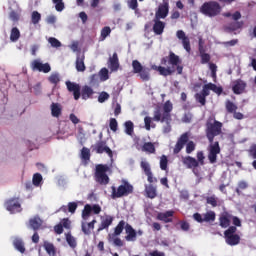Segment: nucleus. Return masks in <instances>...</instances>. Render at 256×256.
Segmentation results:
<instances>
[{
  "instance_id": "f257e3e1",
  "label": "nucleus",
  "mask_w": 256,
  "mask_h": 256,
  "mask_svg": "<svg viewBox=\"0 0 256 256\" xmlns=\"http://www.w3.org/2000/svg\"><path fill=\"white\" fill-rule=\"evenodd\" d=\"M205 133L208 143H210L207 148L208 161L211 165H214V163H217V155L221 153V146H219V141L215 142V138L223 133V123L217 120L208 121Z\"/></svg>"
},
{
  "instance_id": "f03ea898",
  "label": "nucleus",
  "mask_w": 256,
  "mask_h": 256,
  "mask_svg": "<svg viewBox=\"0 0 256 256\" xmlns=\"http://www.w3.org/2000/svg\"><path fill=\"white\" fill-rule=\"evenodd\" d=\"M161 65H169L168 67L152 65L151 69L153 71H158L159 75L162 77H169L177 71V75H183V65H181V58L175 54L173 51L169 52L168 56L161 58Z\"/></svg>"
},
{
  "instance_id": "7ed1b4c3",
  "label": "nucleus",
  "mask_w": 256,
  "mask_h": 256,
  "mask_svg": "<svg viewBox=\"0 0 256 256\" xmlns=\"http://www.w3.org/2000/svg\"><path fill=\"white\" fill-rule=\"evenodd\" d=\"M171 111H173V104L171 101H166L163 105V108L158 107L154 110V116L153 118L146 116L144 118V125L146 131H151V124L153 121H156L157 123H169V121H172L171 119Z\"/></svg>"
},
{
  "instance_id": "20e7f679",
  "label": "nucleus",
  "mask_w": 256,
  "mask_h": 256,
  "mask_svg": "<svg viewBox=\"0 0 256 256\" xmlns=\"http://www.w3.org/2000/svg\"><path fill=\"white\" fill-rule=\"evenodd\" d=\"M186 145V153L187 155H191L193 151H195L197 144L193 142L192 140L189 141V132L183 133L177 140L174 149H173V154L174 155H179L181 153V150L183 147Z\"/></svg>"
},
{
  "instance_id": "39448f33",
  "label": "nucleus",
  "mask_w": 256,
  "mask_h": 256,
  "mask_svg": "<svg viewBox=\"0 0 256 256\" xmlns=\"http://www.w3.org/2000/svg\"><path fill=\"white\" fill-rule=\"evenodd\" d=\"M111 168L107 164H97L94 173V181L99 185H109V176L107 175Z\"/></svg>"
},
{
  "instance_id": "423d86ee",
  "label": "nucleus",
  "mask_w": 256,
  "mask_h": 256,
  "mask_svg": "<svg viewBox=\"0 0 256 256\" xmlns=\"http://www.w3.org/2000/svg\"><path fill=\"white\" fill-rule=\"evenodd\" d=\"M112 193L111 198L112 199H121V197H128V195H131L133 193V185L129 183L126 180L122 181V184L120 186L115 187L112 186Z\"/></svg>"
},
{
  "instance_id": "0eeeda50",
  "label": "nucleus",
  "mask_w": 256,
  "mask_h": 256,
  "mask_svg": "<svg viewBox=\"0 0 256 256\" xmlns=\"http://www.w3.org/2000/svg\"><path fill=\"white\" fill-rule=\"evenodd\" d=\"M200 12L206 17H217V15L221 14V4L217 1L205 2L200 7Z\"/></svg>"
},
{
  "instance_id": "6e6552de",
  "label": "nucleus",
  "mask_w": 256,
  "mask_h": 256,
  "mask_svg": "<svg viewBox=\"0 0 256 256\" xmlns=\"http://www.w3.org/2000/svg\"><path fill=\"white\" fill-rule=\"evenodd\" d=\"M133 73L139 75L142 81H149L151 79V69L143 67L139 60L132 61Z\"/></svg>"
},
{
  "instance_id": "1a4fd4ad",
  "label": "nucleus",
  "mask_w": 256,
  "mask_h": 256,
  "mask_svg": "<svg viewBox=\"0 0 256 256\" xmlns=\"http://www.w3.org/2000/svg\"><path fill=\"white\" fill-rule=\"evenodd\" d=\"M237 233V227L230 226L225 232H224V239L227 245H230L231 247H234L235 245H239L241 243V237Z\"/></svg>"
},
{
  "instance_id": "9d476101",
  "label": "nucleus",
  "mask_w": 256,
  "mask_h": 256,
  "mask_svg": "<svg viewBox=\"0 0 256 256\" xmlns=\"http://www.w3.org/2000/svg\"><path fill=\"white\" fill-rule=\"evenodd\" d=\"M93 151L98 153V155H102V153H106L110 159H113V150L107 146L106 141H98L95 145L92 146Z\"/></svg>"
},
{
  "instance_id": "9b49d317",
  "label": "nucleus",
  "mask_w": 256,
  "mask_h": 256,
  "mask_svg": "<svg viewBox=\"0 0 256 256\" xmlns=\"http://www.w3.org/2000/svg\"><path fill=\"white\" fill-rule=\"evenodd\" d=\"M6 210L12 214L21 213L23 208L21 207V202H19V198H10L5 202Z\"/></svg>"
},
{
  "instance_id": "f8f14e48",
  "label": "nucleus",
  "mask_w": 256,
  "mask_h": 256,
  "mask_svg": "<svg viewBox=\"0 0 256 256\" xmlns=\"http://www.w3.org/2000/svg\"><path fill=\"white\" fill-rule=\"evenodd\" d=\"M65 85L67 87V91H69V93H73L75 101H79V99H81V85L69 80L65 82Z\"/></svg>"
},
{
  "instance_id": "ddd939ff",
  "label": "nucleus",
  "mask_w": 256,
  "mask_h": 256,
  "mask_svg": "<svg viewBox=\"0 0 256 256\" xmlns=\"http://www.w3.org/2000/svg\"><path fill=\"white\" fill-rule=\"evenodd\" d=\"M169 15V0H164L155 13V19H165Z\"/></svg>"
},
{
  "instance_id": "4468645a",
  "label": "nucleus",
  "mask_w": 256,
  "mask_h": 256,
  "mask_svg": "<svg viewBox=\"0 0 256 256\" xmlns=\"http://www.w3.org/2000/svg\"><path fill=\"white\" fill-rule=\"evenodd\" d=\"M140 167L144 171L145 175L147 176L148 182L157 183V178L153 177V172L151 171V165H149V162L142 161L140 163Z\"/></svg>"
},
{
  "instance_id": "2eb2a0df",
  "label": "nucleus",
  "mask_w": 256,
  "mask_h": 256,
  "mask_svg": "<svg viewBox=\"0 0 256 256\" xmlns=\"http://www.w3.org/2000/svg\"><path fill=\"white\" fill-rule=\"evenodd\" d=\"M176 37L182 41L183 48L187 53H191V41L189 37L185 34L183 30H178L176 33Z\"/></svg>"
},
{
  "instance_id": "dca6fc26",
  "label": "nucleus",
  "mask_w": 256,
  "mask_h": 256,
  "mask_svg": "<svg viewBox=\"0 0 256 256\" xmlns=\"http://www.w3.org/2000/svg\"><path fill=\"white\" fill-rule=\"evenodd\" d=\"M231 219L232 214L227 211H224L219 217L220 227H222V229H227V227H231Z\"/></svg>"
},
{
  "instance_id": "f3484780",
  "label": "nucleus",
  "mask_w": 256,
  "mask_h": 256,
  "mask_svg": "<svg viewBox=\"0 0 256 256\" xmlns=\"http://www.w3.org/2000/svg\"><path fill=\"white\" fill-rule=\"evenodd\" d=\"M173 215H175V211L173 210L159 212L156 216V219L158 221H162L163 223H173Z\"/></svg>"
},
{
  "instance_id": "a211bd4d",
  "label": "nucleus",
  "mask_w": 256,
  "mask_h": 256,
  "mask_svg": "<svg viewBox=\"0 0 256 256\" xmlns=\"http://www.w3.org/2000/svg\"><path fill=\"white\" fill-rule=\"evenodd\" d=\"M28 227L29 229H33V231H39V229L43 227V219H41L39 215H35L34 217L29 219Z\"/></svg>"
},
{
  "instance_id": "6ab92c4d",
  "label": "nucleus",
  "mask_w": 256,
  "mask_h": 256,
  "mask_svg": "<svg viewBox=\"0 0 256 256\" xmlns=\"http://www.w3.org/2000/svg\"><path fill=\"white\" fill-rule=\"evenodd\" d=\"M33 71H40L41 73H49L51 71V66L49 63H41L39 60H34L32 62Z\"/></svg>"
},
{
  "instance_id": "aec40b11",
  "label": "nucleus",
  "mask_w": 256,
  "mask_h": 256,
  "mask_svg": "<svg viewBox=\"0 0 256 256\" xmlns=\"http://www.w3.org/2000/svg\"><path fill=\"white\" fill-rule=\"evenodd\" d=\"M113 216L106 215L104 217H101V223L99 224V227L97 229V233H101V231L105 229H109L111 225H113Z\"/></svg>"
},
{
  "instance_id": "412c9836",
  "label": "nucleus",
  "mask_w": 256,
  "mask_h": 256,
  "mask_svg": "<svg viewBox=\"0 0 256 256\" xmlns=\"http://www.w3.org/2000/svg\"><path fill=\"white\" fill-rule=\"evenodd\" d=\"M182 164L186 169H197V167H199V162L192 156L182 157Z\"/></svg>"
},
{
  "instance_id": "4be33fe9",
  "label": "nucleus",
  "mask_w": 256,
  "mask_h": 256,
  "mask_svg": "<svg viewBox=\"0 0 256 256\" xmlns=\"http://www.w3.org/2000/svg\"><path fill=\"white\" fill-rule=\"evenodd\" d=\"M244 25H245V22L234 20V22H231L230 24L224 26V31L226 33H233V31H238V29H243Z\"/></svg>"
},
{
  "instance_id": "5701e85b",
  "label": "nucleus",
  "mask_w": 256,
  "mask_h": 256,
  "mask_svg": "<svg viewBox=\"0 0 256 256\" xmlns=\"http://www.w3.org/2000/svg\"><path fill=\"white\" fill-rule=\"evenodd\" d=\"M247 87V83L245 81L238 79L234 81V85L232 86V91L235 95H241L245 91Z\"/></svg>"
},
{
  "instance_id": "b1692460",
  "label": "nucleus",
  "mask_w": 256,
  "mask_h": 256,
  "mask_svg": "<svg viewBox=\"0 0 256 256\" xmlns=\"http://www.w3.org/2000/svg\"><path fill=\"white\" fill-rule=\"evenodd\" d=\"M153 22H154L153 31L155 35H163V31H165V22L157 18H154Z\"/></svg>"
},
{
  "instance_id": "393cba45",
  "label": "nucleus",
  "mask_w": 256,
  "mask_h": 256,
  "mask_svg": "<svg viewBox=\"0 0 256 256\" xmlns=\"http://www.w3.org/2000/svg\"><path fill=\"white\" fill-rule=\"evenodd\" d=\"M125 231L127 234L125 236L126 241H137V231L133 229V226H131L130 224H126Z\"/></svg>"
},
{
  "instance_id": "a878e982",
  "label": "nucleus",
  "mask_w": 256,
  "mask_h": 256,
  "mask_svg": "<svg viewBox=\"0 0 256 256\" xmlns=\"http://www.w3.org/2000/svg\"><path fill=\"white\" fill-rule=\"evenodd\" d=\"M94 93L95 91H93V88H91V86L85 85L80 90V97H82L84 101H87V99H91V97H93Z\"/></svg>"
},
{
  "instance_id": "bb28decb",
  "label": "nucleus",
  "mask_w": 256,
  "mask_h": 256,
  "mask_svg": "<svg viewBox=\"0 0 256 256\" xmlns=\"http://www.w3.org/2000/svg\"><path fill=\"white\" fill-rule=\"evenodd\" d=\"M87 67H85V54H78L76 57V70L83 73Z\"/></svg>"
},
{
  "instance_id": "cd10ccee",
  "label": "nucleus",
  "mask_w": 256,
  "mask_h": 256,
  "mask_svg": "<svg viewBox=\"0 0 256 256\" xmlns=\"http://www.w3.org/2000/svg\"><path fill=\"white\" fill-rule=\"evenodd\" d=\"M109 69L111 71H119V57L117 52H114L112 57L109 58Z\"/></svg>"
},
{
  "instance_id": "c85d7f7f",
  "label": "nucleus",
  "mask_w": 256,
  "mask_h": 256,
  "mask_svg": "<svg viewBox=\"0 0 256 256\" xmlns=\"http://www.w3.org/2000/svg\"><path fill=\"white\" fill-rule=\"evenodd\" d=\"M199 53L201 58V64L207 65V63L211 61V55L208 53H205V50L203 49V45H201V42H199Z\"/></svg>"
},
{
  "instance_id": "c756f323",
  "label": "nucleus",
  "mask_w": 256,
  "mask_h": 256,
  "mask_svg": "<svg viewBox=\"0 0 256 256\" xmlns=\"http://www.w3.org/2000/svg\"><path fill=\"white\" fill-rule=\"evenodd\" d=\"M13 246L16 249V251H19V253H25V242H23V239L21 238H15L13 240Z\"/></svg>"
},
{
  "instance_id": "7c9ffc66",
  "label": "nucleus",
  "mask_w": 256,
  "mask_h": 256,
  "mask_svg": "<svg viewBox=\"0 0 256 256\" xmlns=\"http://www.w3.org/2000/svg\"><path fill=\"white\" fill-rule=\"evenodd\" d=\"M141 151H143L144 153H148L149 155H153L156 151L155 144H153L152 142H146L142 145Z\"/></svg>"
},
{
  "instance_id": "2f4dec72",
  "label": "nucleus",
  "mask_w": 256,
  "mask_h": 256,
  "mask_svg": "<svg viewBox=\"0 0 256 256\" xmlns=\"http://www.w3.org/2000/svg\"><path fill=\"white\" fill-rule=\"evenodd\" d=\"M145 193H146V197H148L149 199H155V197H157V188H155V186L151 184L146 185Z\"/></svg>"
},
{
  "instance_id": "473e14b6",
  "label": "nucleus",
  "mask_w": 256,
  "mask_h": 256,
  "mask_svg": "<svg viewBox=\"0 0 256 256\" xmlns=\"http://www.w3.org/2000/svg\"><path fill=\"white\" fill-rule=\"evenodd\" d=\"M43 246L49 256L57 255V249H55V245H53V243L45 241Z\"/></svg>"
},
{
  "instance_id": "72a5a7b5",
  "label": "nucleus",
  "mask_w": 256,
  "mask_h": 256,
  "mask_svg": "<svg viewBox=\"0 0 256 256\" xmlns=\"http://www.w3.org/2000/svg\"><path fill=\"white\" fill-rule=\"evenodd\" d=\"M20 37H21V32L19 31V28L13 27L10 32V41H12V43H15L19 41Z\"/></svg>"
},
{
  "instance_id": "f704fd0d",
  "label": "nucleus",
  "mask_w": 256,
  "mask_h": 256,
  "mask_svg": "<svg viewBox=\"0 0 256 256\" xmlns=\"http://www.w3.org/2000/svg\"><path fill=\"white\" fill-rule=\"evenodd\" d=\"M217 215L214 211H208L203 214V221L204 223H213L215 221Z\"/></svg>"
},
{
  "instance_id": "c9c22d12",
  "label": "nucleus",
  "mask_w": 256,
  "mask_h": 256,
  "mask_svg": "<svg viewBox=\"0 0 256 256\" xmlns=\"http://www.w3.org/2000/svg\"><path fill=\"white\" fill-rule=\"evenodd\" d=\"M61 104L59 103H52L51 104V115L52 117H59L61 115Z\"/></svg>"
},
{
  "instance_id": "e433bc0d",
  "label": "nucleus",
  "mask_w": 256,
  "mask_h": 256,
  "mask_svg": "<svg viewBox=\"0 0 256 256\" xmlns=\"http://www.w3.org/2000/svg\"><path fill=\"white\" fill-rule=\"evenodd\" d=\"M169 159L166 155L160 157V169L161 171H169Z\"/></svg>"
},
{
  "instance_id": "4c0bfd02",
  "label": "nucleus",
  "mask_w": 256,
  "mask_h": 256,
  "mask_svg": "<svg viewBox=\"0 0 256 256\" xmlns=\"http://www.w3.org/2000/svg\"><path fill=\"white\" fill-rule=\"evenodd\" d=\"M88 227V228H87ZM95 229V225H93L91 222L89 223H82V231L84 235H91V231Z\"/></svg>"
},
{
  "instance_id": "58836bf2",
  "label": "nucleus",
  "mask_w": 256,
  "mask_h": 256,
  "mask_svg": "<svg viewBox=\"0 0 256 256\" xmlns=\"http://www.w3.org/2000/svg\"><path fill=\"white\" fill-rule=\"evenodd\" d=\"M225 108H226L227 113H232V114H234L235 111H237V109H238L236 104L233 103L231 100H226Z\"/></svg>"
},
{
  "instance_id": "ea45409f",
  "label": "nucleus",
  "mask_w": 256,
  "mask_h": 256,
  "mask_svg": "<svg viewBox=\"0 0 256 256\" xmlns=\"http://www.w3.org/2000/svg\"><path fill=\"white\" fill-rule=\"evenodd\" d=\"M124 127H125V133L126 135H133L134 133V129H135V125L133 124V122L131 120L126 121L124 123Z\"/></svg>"
},
{
  "instance_id": "a19ab883",
  "label": "nucleus",
  "mask_w": 256,
  "mask_h": 256,
  "mask_svg": "<svg viewBox=\"0 0 256 256\" xmlns=\"http://www.w3.org/2000/svg\"><path fill=\"white\" fill-rule=\"evenodd\" d=\"M127 224H125L124 220H121L117 226L114 228V235L117 237L123 233V229H125Z\"/></svg>"
},
{
  "instance_id": "79ce46f5",
  "label": "nucleus",
  "mask_w": 256,
  "mask_h": 256,
  "mask_svg": "<svg viewBox=\"0 0 256 256\" xmlns=\"http://www.w3.org/2000/svg\"><path fill=\"white\" fill-rule=\"evenodd\" d=\"M48 81H49V83H51L52 85H57L58 83L61 82V76L59 75V73H52V74L48 77Z\"/></svg>"
},
{
  "instance_id": "37998d69",
  "label": "nucleus",
  "mask_w": 256,
  "mask_h": 256,
  "mask_svg": "<svg viewBox=\"0 0 256 256\" xmlns=\"http://www.w3.org/2000/svg\"><path fill=\"white\" fill-rule=\"evenodd\" d=\"M91 205L90 204H86L84 206V209L82 211V219H84L85 221H87V219H89V217H91Z\"/></svg>"
},
{
  "instance_id": "c03bdc74",
  "label": "nucleus",
  "mask_w": 256,
  "mask_h": 256,
  "mask_svg": "<svg viewBox=\"0 0 256 256\" xmlns=\"http://www.w3.org/2000/svg\"><path fill=\"white\" fill-rule=\"evenodd\" d=\"M218 202H219V198H217V196L215 195L208 196L206 198L207 205H211V207H217V205H219Z\"/></svg>"
},
{
  "instance_id": "a18cd8bd",
  "label": "nucleus",
  "mask_w": 256,
  "mask_h": 256,
  "mask_svg": "<svg viewBox=\"0 0 256 256\" xmlns=\"http://www.w3.org/2000/svg\"><path fill=\"white\" fill-rule=\"evenodd\" d=\"M81 158L84 161H89L91 159V150L87 147H83L81 150Z\"/></svg>"
},
{
  "instance_id": "49530a36",
  "label": "nucleus",
  "mask_w": 256,
  "mask_h": 256,
  "mask_svg": "<svg viewBox=\"0 0 256 256\" xmlns=\"http://www.w3.org/2000/svg\"><path fill=\"white\" fill-rule=\"evenodd\" d=\"M247 187H249V184L245 181H240L238 182V187L236 188V193L237 195H241V191H245V189H247Z\"/></svg>"
},
{
  "instance_id": "de8ad7c7",
  "label": "nucleus",
  "mask_w": 256,
  "mask_h": 256,
  "mask_svg": "<svg viewBox=\"0 0 256 256\" xmlns=\"http://www.w3.org/2000/svg\"><path fill=\"white\" fill-rule=\"evenodd\" d=\"M196 161L198 163V167L201 165H205V153H203V151H198L197 154H196Z\"/></svg>"
},
{
  "instance_id": "09e8293b",
  "label": "nucleus",
  "mask_w": 256,
  "mask_h": 256,
  "mask_svg": "<svg viewBox=\"0 0 256 256\" xmlns=\"http://www.w3.org/2000/svg\"><path fill=\"white\" fill-rule=\"evenodd\" d=\"M223 17H232L233 21H239V19H241V12L236 11L233 14H231V12H226L223 14Z\"/></svg>"
},
{
  "instance_id": "8fccbe9b",
  "label": "nucleus",
  "mask_w": 256,
  "mask_h": 256,
  "mask_svg": "<svg viewBox=\"0 0 256 256\" xmlns=\"http://www.w3.org/2000/svg\"><path fill=\"white\" fill-rule=\"evenodd\" d=\"M66 241L68 245L72 247V249H75V247H77V240H75V237H73L71 234L66 235Z\"/></svg>"
},
{
  "instance_id": "3c124183",
  "label": "nucleus",
  "mask_w": 256,
  "mask_h": 256,
  "mask_svg": "<svg viewBox=\"0 0 256 256\" xmlns=\"http://www.w3.org/2000/svg\"><path fill=\"white\" fill-rule=\"evenodd\" d=\"M109 127L113 133H117V129L119 127V123L117 122V119L111 118L109 122Z\"/></svg>"
},
{
  "instance_id": "603ef678",
  "label": "nucleus",
  "mask_w": 256,
  "mask_h": 256,
  "mask_svg": "<svg viewBox=\"0 0 256 256\" xmlns=\"http://www.w3.org/2000/svg\"><path fill=\"white\" fill-rule=\"evenodd\" d=\"M110 35H111V27L105 26L104 28H102V30H101L102 40L107 39V37H109Z\"/></svg>"
},
{
  "instance_id": "864d4df0",
  "label": "nucleus",
  "mask_w": 256,
  "mask_h": 256,
  "mask_svg": "<svg viewBox=\"0 0 256 256\" xmlns=\"http://www.w3.org/2000/svg\"><path fill=\"white\" fill-rule=\"evenodd\" d=\"M33 185H35L36 187H39V185H41V181H43V176L39 173H36L33 175Z\"/></svg>"
},
{
  "instance_id": "5fc2aeb1",
  "label": "nucleus",
  "mask_w": 256,
  "mask_h": 256,
  "mask_svg": "<svg viewBox=\"0 0 256 256\" xmlns=\"http://www.w3.org/2000/svg\"><path fill=\"white\" fill-rule=\"evenodd\" d=\"M31 21H32L33 25H37V23H39V21H41V14L38 13L37 11H33L32 15H31Z\"/></svg>"
},
{
  "instance_id": "6e6d98bb",
  "label": "nucleus",
  "mask_w": 256,
  "mask_h": 256,
  "mask_svg": "<svg viewBox=\"0 0 256 256\" xmlns=\"http://www.w3.org/2000/svg\"><path fill=\"white\" fill-rule=\"evenodd\" d=\"M195 99L198 103H200V105L205 106L207 103V98L205 96H203V94L200 93H196L195 94Z\"/></svg>"
},
{
  "instance_id": "4d7b16f0",
  "label": "nucleus",
  "mask_w": 256,
  "mask_h": 256,
  "mask_svg": "<svg viewBox=\"0 0 256 256\" xmlns=\"http://www.w3.org/2000/svg\"><path fill=\"white\" fill-rule=\"evenodd\" d=\"M101 81H107L109 79V70L107 68H102L99 72Z\"/></svg>"
},
{
  "instance_id": "13d9d810",
  "label": "nucleus",
  "mask_w": 256,
  "mask_h": 256,
  "mask_svg": "<svg viewBox=\"0 0 256 256\" xmlns=\"http://www.w3.org/2000/svg\"><path fill=\"white\" fill-rule=\"evenodd\" d=\"M53 3L55 4L56 11L61 12L65 9V3H63V0H53Z\"/></svg>"
},
{
  "instance_id": "bf43d9fd",
  "label": "nucleus",
  "mask_w": 256,
  "mask_h": 256,
  "mask_svg": "<svg viewBox=\"0 0 256 256\" xmlns=\"http://www.w3.org/2000/svg\"><path fill=\"white\" fill-rule=\"evenodd\" d=\"M48 43H50L51 47H54L56 49L61 47V41L57 40V38L55 37H50L48 39Z\"/></svg>"
},
{
  "instance_id": "052dcab7",
  "label": "nucleus",
  "mask_w": 256,
  "mask_h": 256,
  "mask_svg": "<svg viewBox=\"0 0 256 256\" xmlns=\"http://www.w3.org/2000/svg\"><path fill=\"white\" fill-rule=\"evenodd\" d=\"M210 91H213L216 95H221L223 93V87L210 83Z\"/></svg>"
},
{
  "instance_id": "680f3d73",
  "label": "nucleus",
  "mask_w": 256,
  "mask_h": 256,
  "mask_svg": "<svg viewBox=\"0 0 256 256\" xmlns=\"http://www.w3.org/2000/svg\"><path fill=\"white\" fill-rule=\"evenodd\" d=\"M21 17V14H19L17 11L15 10H12L10 13H9V19H11V21H14V23H17V21H19Z\"/></svg>"
},
{
  "instance_id": "e2e57ef3",
  "label": "nucleus",
  "mask_w": 256,
  "mask_h": 256,
  "mask_svg": "<svg viewBox=\"0 0 256 256\" xmlns=\"http://www.w3.org/2000/svg\"><path fill=\"white\" fill-rule=\"evenodd\" d=\"M210 91H211V86H210V83H208V84H205L203 86L202 91L200 92V94L207 98L210 95Z\"/></svg>"
},
{
  "instance_id": "0e129e2a",
  "label": "nucleus",
  "mask_w": 256,
  "mask_h": 256,
  "mask_svg": "<svg viewBox=\"0 0 256 256\" xmlns=\"http://www.w3.org/2000/svg\"><path fill=\"white\" fill-rule=\"evenodd\" d=\"M77 202H69L68 203V212L72 215L77 211Z\"/></svg>"
},
{
  "instance_id": "69168bd1",
  "label": "nucleus",
  "mask_w": 256,
  "mask_h": 256,
  "mask_svg": "<svg viewBox=\"0 0 256 256\" xmlns=\"http://www.w3.org/2000/svg\"><path fill=\"white\" fill-rule=\"evenodd\" d=\"M237 43H239L238 39H232L230 41L222 42L221 45H223L224 47H235Z\"/></svg>"
},
{
  "instance_id": "338daca9",
  "label": "nucleus",
  "mask_w": 256,
  "mask_h": 256,
  "mask_svg": "<svg viewBox=\"0 0 256 256\" xmlns=\"http://www.w3.org/2000/svg\"><path fill=\"white\" fill-rule=\"evenodd\" d=\"M109 100V93L101 92L98 96V101L100 103H105V101Z\"/></svg>"
},
{
  "instance_id": "774afa93",
  "label": "nucleus",
  "mask_w": 256,
  "mask_h": 256,
  "mask_svg": "<svg viewBox=\"0 0 256 256\" xmlns=\"http://www.w3.org/2000/svg\"><path fill=\"white\" fill-rule=\"evenodd\" d=\"M249 154L256 159V144H253L249 149Z\"/></svg>"
}]
</instances>
